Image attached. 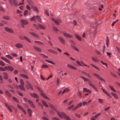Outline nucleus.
Segmentation results:
<instances>
[{"label":"nucleus","instance_id":"9b49d317","mask_svg":"<svg viewBox=\"0 0 120 120\" xmlns=\"http://www.w3.org/2000/svg\"><path fill=\"white\" fill-rule=\"evenodd\" d=\"M4 104L5 106L8 108L9 110L11 112H12V111L11 109V108L12 107V105H9L6 103H5Z\"/></svg>","mask_w":120,"mask_h":120},{"label":"nucleus","instance_id":"37998d69","mask_svg":"<svg viewBox=\"0 0 120 120\" xmlns=\"http://www.w3.org/2000/svg\"><path fill=\"white\" fill-rule=\"evenodd\" d=\"M41 56L44 57V58H48V56H46L44 54H41Z\"/></svg>","mask_w":120,"mask_h":120},{"label":"nucleus","instance_id":"20e7f679","mask_svg":"<svg viewBox=\"0 0 120 120\" xmlns=\"http://www.w3.org/2000/svg\"><path fill=\"white\" fill-rule=\"evenodd\" d=\"M34 25L35 27L37 29L40 28L42 29H44L45 28V26H42L40 24H38V25H36L35 24H34Z\"/></svg>","mask_w":120,"mask_h":120},{"label":"nucleus","instance_id":"79ce46f5","mask_svg":"<svg viewBox=\"0 0 120 120\" xmlns=\"http://www.w3.org/2000/svg\"><path fill=\"white\" fill-rule=\"evenodd\" d=\"M41 56L44 57V58H48V56H46L44 54H41Z\"/></svg>","mask_w":120,"mask_h":120},{"label":"nucleus","instance_id":"13d9d810","mask_svg":"<svg viewBox=\"0 0 120 120\" xmlns=\"http://www.w3.org/2000/svg\"><path fill=\"white\" fill-rule=\"evenodd\" d=\"M3 18L6 20H8L9 19V17L8 16H4L3 17Z\"/></svg>","mask_w":120,"mask_h":120},{"label":"nucleus","instance_id":"cd10ccee","mask_svg":"<svg viewBox=\"0 0 120 120\" xmlns=\"http://www.w3.org/2000/svg\"><path fill=\"white\" fill-rule=\"evenodd\" d=\"M59 39L60 40L63 44H64L65 43V41L64 39L62 37H59Z\"/></svg>","mask_w":120,"mask_h":120},{"label":"nucleus","instance_id":"864d4df0","mask_svg":"<svg viewBox=\"0 0 120 120\" xmlns=\"http://www.w3.org/2000/svg\"><path fill=\"white\" fill-rule=\"evenodd\" d=\"M19 72V71L18 70H14V72L13 73L14 74H18Z\"/></svg>","mask_w":120,"mask_h":120},{"label":"nucleus","instance_id":"c85d7f7f","mask_svg":"<svg viewBox=\"0 0 120 120\" xmlns=\"http://www.w3.org/2000/svg\"><path fill=\"white\" fill-rule=\"evenodd\" d=\"M42 103L43 104L45 107H48V106L47 103L45 101H42Z\"/></svg>","mask_w":120,"mask_h":120},{"label":"nucleus","instance_id":"bf43d9fd","mask_svg":"<svg viewBox=\"0 0 120 120\" xmlns=\"http://www.w3.org/2000/svg\"><path fill=\"white\" fill-rule=\"evenodd\" d=\"M101 115V113H99L98 114H97L95 116H94V117L95 118H96L97 117H98L100 115Z\"/></svg>","mask_w":120,"mask_h":120},{"label":"nucleus","instance_id":"9d476101","mask_svg":"<svg viewBox=\"0 0 120 120\" xmlns=\"http://www.w3.org/2000/svg\"><path fill=\"white\" fill-rule=\"evenodd\" d=\"M4 29L6 31L9 33L12 34L14 33V31L11 29L9 28L8 27H5Z\"/></svg>","mask_w":120,"mask_h":120},{"label":"nucleus","instance_id":"ddd939ff","mask_svg":"<svg viewBox=\"0 0 120 120\" xmlns=\"http://www.w3.org/2000/svg\"><path fill=\"white\" fill-rule=\"evenodd\" d=\"M17 107L19 109L22 110L23 111V112L24 113V114H26V111L21 106H20L19 105H17Z\"/></svg>","mask_w":120,"mask_h":120},{"label":"nucleus","instance_id":"1a4fd4ad","mask_svg":"<svg viewBox=\"0 0 120 120\" xmlns=\"http://www.w3.org/2000/svg\"><path fill=\"white\" fill-rule=\"evenodd\" d=\"M51 19L56 24H58L61 22V20L60 19H58L56 20L53 18H52Z\"/></svg>","mask_w":120,"mask_h":120},{"label":"nucleus","instance_id":"0eeeda50","mask_svg":"<svg viewBox=\"0 0 120 120\" xmlns=\"http://www.w3.org/2000/svg\"><path fill=\"white\" fill-rule=\"evenodd\" d=\"M5 68L6 70L8 71L10 70L11 71H13L14 69V68L11 66H8L5 67Z\"/></svg>","mask_w":120,"mask_h":120},{"label":"nucleus","instance_id":"5fc2aeb1","mask_svg":"<svg viewBox=\"0 0 120 120\" xmlns=\"http://www.w3.org/2000/svg\"><path fill=\"white\" fill-rule=\"evenodd\" d=\"M24 101L26 102H27V101H28V102L29 103H30V100H29L28 101L27 99V98H24Z\"/></svg>","mask_w":120,"mask_h":120},{"label":"nucleus","instance_id":"f8f14e48","mask_svg":"<svg viewBox=\"0 0 120 120\" xmlns=\"http://www.w3.org/2000/svg\"><path fill=\"white\" fill-rule=\"evenodd\" d=\"M111 94L113 96L114 98L116 99H118L119 98V97L117 95L116 93L113 92L111 93Z\"/></svg>","mask_w":120,"mask_h":120},{"label":"nucleus","instance_id":"a211bd4d","mask_svg":"<svg viewBox=\"0 0 120 120\" xmlns=\"http://www.w3.org/2000/svg\"><path fill=\"white\" fill-rule=\"evenodd\" d=\"M20 75V76L22 77V78H25L26 79H28V77L26 75L23 74H21Z\"/></svg>","mask_w":120,"mask_h":120},{"label":"nucleus","instance_id":"c03bdc74","mask_svg":"<svg viewBox=\"0 0 120 120\" xmlns=\"http://www.w3.org/2000/svg\"><path fill=\"white\" fill-rule=\"evenodd\" d=\"M85 81H88V79L86 78L83 76L81 77Z\"/></svg>","mask_w":120,"mask_h":120},{"label":"nucleus","instance_id":"4c0bfd02","mask_svg":"<svg viewBox=\"0 0 120 120\" xmlns=\"http://www.w3.org/2000/svg\"><path fill=\"white\" fill-rule=\"evenodd\" d=\"M35 49L38 51H40L41 50V49L36 46L34 47Z\"/></svg>","mask_w":120,"mask_h":120},{"label":"nucleus","instance_id":"a878e982","mask_svg":"<svg viewBox=\"0 0 120 120\" xmlns=\"http://www.w3.org/2000/svg\"><path fill=\"white\" fill-rule=\"evenodd\" d=\"M45 61L51 64H52L53 65H55L56 64V63L53 62V61L49 60H45Z\"/></svg>","mask_w":120,"mask_h":120},{"label":"nucleus","instance_id":"473e14b6","mask_svg":"<svg viewBox=\"0 0 120 120\" xmlns=\"http://www.w3.org/2000/svg\"><path fill=\"white\" fill-rule=\"evenodd\" d=\"M41 68H48V66L46 64H42L41 66Z\"/></svg>","mask_w":120,"mask_h":120},{"label":"nucleus","instance_id":"a18cd8bd","mask_svg":"<svg viewBox=\"0 0 120 120\" xmlns=\"http://www.w3.org/2000/svg\"><path fill=\"white\" fill-rule=\"evenodd\" d=\"M99 102L101 103H103V100L102 99L99 98L98 99Z\"/></svg>","mask_w":120,"mask_h":120},{"label":"nucleus","instance_id":"6e6d98bb","mask_svg":"<svg viewBox=\"0 0 120 120\" xmlns=\"http://www.w3.org/2000/svg\"><path fill=\"white\" fill-rule=\"evenodd\" d=\"M6 57L9 58L10 59H12V56L10 55H6Z\"/></svg>","mask_w":120,"mask_h":120},{"label":"nucleus","instance_id":"4468645a","mask_svg":"<svg viewBox=\"0 0 120 120\" xmlns=\"http://www.w3.org/2000/svg\"><path fill=\"white\" fill-rule=\"evenodd\" d=\"M3 74L4 75L3 77L4 79L6 80L8 78V74L6 72H4Z\"/></svg>","mask_w":120,"mask_h":120},{"label":"nucleus","instance_id":"2eb2a0df","mask_svg":"<svg viewBox=\"0 0 120 120\" xmlns=\"http://www.w3.org/2000/svg\"><path fill=\"white\" fill-rule=\"evenodd\" d=\"M20 21L23 24L27 25L28 24V22L26 20L22 19L20 20Z\"/></svg>","mask_w":120,"mask_h":120},{"label":"nucleus","instance_id":"7c9ffc66","mask_svg":"<svg viewBox=\"0 0 120 120\" xmlns=\"http://www.w3.org/2000/svg\"><path fill=\"white\" fill-rule=\"evenodd\" d=\"M109 40L108 37H107V39L106 41V45L108 47L109 43Z\"/></svg>","mask_w":120,"mask_h":120},{"label":"nucleus","instance_id":"3c124183","mask_svg":"<svg viewBox=\"0 0 120 120\" xmlns=\"http://www.w3.org/2000/svg\"><path fill=\"white\" fill-rule=\"evenodd\" d=\"M0 65L2 66H4L5 65V64L4 63L3 61H0Z\"/></svg>","mask_w":120,"mask_h":120},{"label":"nucleus","instance_id":"e2e57ef3","mask_svg":"<svg viewBox=\"0 0 120 120\" xmlns=\"http://www.w3.org/2000/svg\"><path fill=\"white\" fill-rule=\"evenodd\" d=\"M101 62L103 65H105L106 67H107V64L106 63L102 61H101Z\"/></svg>","mask_w":120,"mask_h":120},{"label":"nucleus","instance_id":"338daca9","mask_svg":"<svg viewBox=\"0 0 120 120\" xmlns=\"http://www.w3.org/2000/svg\"><path fill=\"white\" fill-rule=\"evenodd\" d=\"M19 26L20 28H23L24 27V26L23 24H19Z\"/></svg>","mask_w":120,"mask_h":120},{"label":"nucleus","instance_id":"052dcab7","mask_svg":"<svg viewBox=\"0 0 120 120\" xmlns=\"http://www.w3.org/2000/svg\"><path fill=\"white\" fill-rule=\"evenodd\" d=\"M72 47L73 49H74L75 50L78 51H79V50L75 46H72Z\"/></svg>","mask_w":120,"mask_h":120},{"label":"nucleus","instance_id":"ea45409f","mask_svg":"<svg viewBox=\"0 0 120 120\" xmlns=\"http://www.w3.org/2000/svg\"><path fill=\"white\" fill-rule=\"evenodd\" d=\"M70 91V89L68 88H66L64 90V93H67L69 92Z\"/></svg>","mask_w":120,"mask_h":120},{"label":"nucleus","instance_id":"680f3d73","mask_svg":"<svg viewBox=\"0 0 120 120\" xmlns=\"http://www.w3.org/2000/svg\"><path fill=\"white\" fill-rule=\"evenodd\" d=\"M28 12L27 10H26L24 12V15L25 16H26L28 14Z\"/></svg>","mask_w":120,"mask_h":120},{"label":"nucleus","instance_id":"de8ad7c7","mask_svg":"<svg viewBox=\"0 0 120 120\" xmlns=\"http://www.w3.org/2000/svg\"><path fill=\"white\" fill-rule=\"evenodd\" d=\"M74 105H71L68 107L67 108L68 110H70L71 109L74 107Z\"/></svg>","mask_w":120,"mask_h":120},{"label":"nucleus","instance_id":"39448f33","mask_svg":"<svg viewBox=\"0 0 120 120\" xmlns=\"http://www.w3.org/2000/svg\"><path fill=\"white\" fill-rule=\"evenodd\" d=\"M19 38L21 40H23L25 39L29 43H30V39L28 38L25 36H20L19 37Z\"/></svg>","mask_w":120,"mask_h":120},{"label":"nucleus","instance_id":"49530a36","mask_svg":"<svg viewBox=\"0 0 120 120\" xmlns=\"http://www.w3.org/2000/svg\"><path fill=\"white\" fill-rule=\"evenodd\" d=\"M6 70L5 67L4 68L3 67H0V71H5Z\"/></svg>","mask_w":120,"mask_h":120},{"label":"nucleus","instance_id":"f03ea898","mask_svg":"<svg viewBox=\"0 0 120 120\" xmlns=\"http://www.w3.org/2000/svg\"><path fill=\"white\" fill-rule=\"evenodd\" d=\"M10 3L11 5H14L15 6L22 5L23 4L24 0H22V2L20 3L19 4L17 3V2L16 0H9Z\"/></svg>","mask_w":120,"mask_h":120},{"label":"nucleus","instance_id":"8fccbe9b","mask_svg":"<svg viewBox=\"0 0 120 120\" xmlns=\"http://www.w3.org/2000/svg\"><path fill=\"white\" fill-rule=\"evenodd\" d=\"M17 94L19 96H23V94L21 92L19 91H17Z\"/></svg>","mask_w":120,"mask_h":120},{"label":"nucleus","instance_id":"f3484780","mask_svg":"<svg viewBox=\"0 0 120 120\" xmlns=\"http://www.w3.org/2000/svg\"><path fill=\"white\" fill-rule=\"evenodd\" d=\"M1 59H2V60L6 62H7L10 64V62L6 58L4 57H1Z\"/></svg>","mask_w":120,"mask_h":120},{"label":"nucleus","instance_id":"5701e85b","mask_svg":"<svg viewBox=\"0 0 120 120\" xmlns=\"http://www.w3.org/2000/svg\"><path fill=\"white\" fill-rule=\"evenodd\" d=\"M31 96L34 98H39V96L36 94L34 93H32L30 94Z\"/></svg>","mask_w":120,"mask_h":120},{"label":"nucleus","instance_id":"2f4dec72","mask_svg":"<svg viewBox=\"0 0 120 120\" xmlns=\"http://www.w3.org/2000/svg\"><path fill=\"white\" fill-rule=\"evenodd\" d=\"M75 37L78 39L79 41L81 40V37L77 34H75Z\"/></svg>","mask_w":120,"mask_h":120},{"label":"nucleus","instance_id":"f704fd0d","mask_svg":"<svg viewBox=\"0 0 120 120\" xmlns=\"http://www.w3.org/2000/svg\"><path fill=\"white\" fill-rule=\"evenodd\" d=\"M26 87L28 89H29L30 88V84L27 81H26Z\"/></svg>","mask_w":120,"mask_h":120},{"label":"nucleus","instance_id":"09e8293b","mask_svg":"<svg viewBox=\"0 0 120 120\" xmlns=\"http://www.w3.org/2000/svg\"><path fill=\"white\" fill-rule=\"evenodd\" d=\"M20 83L21 85H24V83L22 79H21L20 80Z\"/></svg>","mask_w":120,"mask_h":120},{"label":"nucleus","instance_id":"69168bd1","mask_svg":"<svg viewBox=\"0 0 120 120\" xmlns=\"http://www.w3.org/2000/svg\"><path fill=\"white\" fill-rule=\"evenodd\" d=\"M30 107H31L32 108H34V105L33 104V102L30 101Z\"/></svg>","mask_w":120,"mask_h":120},{"label":"nucleus","instance_id":"b1692460","mask_svg":"<svg viewBox=\"0 0 120 120\" xmlns=\"http://www.w3.org/2000/svg\"><path fill=\"white\" fill-rule=\"evenodd\" d=\"M30 35H32V36L36 37L37 38H39V36L38 35H37V34L35 33H31L30 32Z\"/></svg>","mask_w":120,"mask_h":120},{"label":"nucleus","instance_id":"c756f323","mask_svg":"<svg viewBox=\"0 0 120 120\" xmlns=\"http://www.w3.org/2000/svg\"><path fill=\"white\" fill-rule=\"evenodd\" d=\"M92 59L93 61L94 62H98L99 61L98 60V59L94 57H92Z\"/></svg>","mask_w":120,"mask_h":120},{"label":"nucleus","instance_id":"aec40b11","mask_svg":"<svg viewBox=\"0 0 120 120\" xmlns=\"http://www.w3.org/2000/svg\"><path fill=\"white\" fill-rule=\"evenodd\" d=\"M48 51L50 52L53 53L55 54H57V52L55 50L51 49H49L48 50Z\"/></svg>","mask_w":120,"mask_h":120},{"label":"nucleus","instance_id":"0e129e2a","mask_svg":"<svg viewBox=\"0 0 120 120\" xmlns=\"http://www.w3.org/2000/svg\"><path fill=\"white\" fill-rule=\"evenodd\" d=\"M16 12L17 13L20 14L22 12V11L21 10H20L19 9H17Z\"/></svg>","mask_w":120,"mask_h":120},{"label":"nucleus","instance_id":"4be33fe9","mask_svg":"<svg viewBox=\"0 0 120 120\" xmlns=\"http://www.w3.org/2000/svg\"><path fill=\"white\" fill-rule=\"evenodd\" d=\"M67 66L69 68L73 69H77L76 68L71 65L68 64L67 65Z\"/></svg>","mask_w":120,"mask_h":120},{"label":"nucleus","instance_id":"412c9836","mask_svg":"<svg viewBox=\"0 0 120 120\" xmlns=\"http://www.w3.org/2000/svg\"><path fill=\"white\" fill-rule=\"evenodd\" d=\"M64 35L67 38H71L72 36L71 35L68 34L66 32H64Z\"/></svg>","mask_w":120,"mask_h":120},{"label":"nucleus","instance_id":"c9c22d12","mask_svg":"<svg viewBox=\"0 0 120 120\" xmlns=\"http://www.w3.org/2000/svg\"><path fill=\"white\" fill-rule=\"evenodd\" d=\"M5 93L9 97H11V95L9 93V92L8 91V90H6L5 91Z\"/></svg>","mask_w":120,"mask_h":120},{"label":"nucleus","instance_id":"a19ab883","mask_svg":"<svg viewBox=\"0 0 120 120\" xmlns=\"http://www.w3.org/2000/svg\"><path fill=\"white\" fill-rule=\"evenodd\" d=\"M13 99L16 102L18 103L19 102V101L18 99L17 98L15 97H13Z\"/></svg>","mask_w":120,"mask_h":120},{"label":"nucleus","instance_id":"6e6552de","mask_svg":"<svg viewBox=\"0 0 120 120\" xmlns=\"http://www.w3.org/2000/svg\"><path fill=\"white\" fill-rule=\"evenodd\" d=\"M37 19L39 22H41V19L40 17L38 16H34L31 19H30V20H34Z\"/></svg>","mask_w":120,"mask_h":120},{"label":"nucleus","instance_id":"e433bc0d","mask_svg":"<svg viewBox=\"0 0 120 120\" xmlns=\"http://www.w3.org/2000/svg\"><path fill=\"white\" fill-rule=\"evenodd\" d=\"M81 62H80L79 61H76V62L80 66H83V64L81 63Z\"/></svg>","mask_w":120,"mask_h":120},{"label":"nucleus","instance_id":"423d86ee","mask_svg":"<svg viewBox=\"0 0 120 120\" xmlns=\"http://www.w3.org/2000/svg\"><path fill=\"white\" fill-rule=\"evenodd\" d=\"M93 75L95 76L97 78H98L100 80L103 82H105V80L103 79L101 77H100V75L98 74H97L96 73H94L93 74Z\"/></svg>","mask_w":120,"mask_h":120},{"label":"nucleus","instance_id":"72a5a7b5","mask_svg":"<svg viewBox=\"0 0 120 120\" xmlns=\"http://www.w3.org/2000/svg\"><path fill=\"white\" fill-rule=\"evenodd\" d=\"M90 65L96 69L99 70H100L96 66L92 64H91Z\"/></svg>","mask_w":120,"mask_h":120},{"label":"nucleus","instance_id":"7ed1b4c3","mask_svg":"<svg viewBox=\"0 0 120 120\" xmlns=\"http://www.w3.org/2000/svg\"><path fill=\"white\" fill-rule=\"evenodd\" d=\"M37 88L38 90L41 93V95L44 98L49 100L50 99L43 93V91L38 86H37Z\"/></svg>","mask_w":120,"mask_h":120},{"label":"nucleus","instance_id":"393cba45","mask_svg":"<svg viewBox=\"0 0 120 120\" xmlns=\"http://www.w3.org/2000/svg\"><path fill=\"white\" fill-rule=\"evenodd\" d=\"M19 87L21 90L24 91L25 90V89L24 85H19Z\"/></svg>","mask_w":120,"mask_h":120},{"label":"nucleus","instance_id":"dca6fc26","mask_svg":"<svg viewBox=\"0 0 120 120\" xmlns=\"http://www.w3.org/2000/svg\"><path fill=\"white\" fill-rule=\"evenodd\" d=\"M89 85L92 87L94 89L96 90H97V89L96 86L94 85L92 83L90 82H89Z\"/></svg>","mask_w":120,"mask_h":120},{"label":"nucleus","instance_id":"6ab92c4d","mask_svg":"<svg viewBox=\"0 0 120 120\" xmlns=\"http://www.w3.org/2000/svg\"><path fill=\"white\" fill-rule=\"evenodd\" d=\"M15 46L18 48H22L23 47L22 45L20 43H17L15 45Z\"/></svg>","mask_w":120,"mask_h":120},{"label":"nucleus","instance_id":"bb28decb","mask_svg":"<svg viewBox=\"0 0 120 120\" xmlns=\"http://www.w3.org/2000/svg\"><path fill=\"white\" fill-rule=\"evenodd\" d=\"M102 89L104 92V93L106 94L109 96L110 97H111V96L110 94L106 90L102 88Z\"/></svg>","mask_w":120,"mask_h":120},{"label":"nucleus","instance_id":"603ef678","mask_svg":"<svg viewBox=\"0 0 120 120\" xmlns=\"http://www.w3.org/2000/svg\"><path fill=\"white\" fill-rule=\"evenodd\" d=\"M53 29L54 31L55 32H57L58 31L56 27H54L53 28Z\"/></svg>","mask_w":120,"mask_h":120},{"label":"nucleus","instance_id":"4d7b16f0","mask_svg":"<svg viewBox=\"0 0 120 120\" xmlns=\"http://www.w3.org/2000/svg\"><path fill=\"white\" fill-rule=\"evenodd\" d=\"M75 116L79 118H80L81 117L80 115L79 114L75 113Z\"/></svg>","mask_w":120,"mask_h":120},{"label":"nucleus","instance_id":"58836bf2","mask_svg":"<svg viewBox=\"0 0 120 120\" xmlns=\"http://www.w3.org/2000/svg\"><path fill=\"white\" fill-rule=\"evenodd\" d=\"M35 43H36L37 44H39L40 45H43L44 44L43 43H42L41 42L39 41H35Z\"/></svg>","mask_w":120,"mask_h":120},{"label":"nucleus","instance_id":"f257e3e1","mask_svg":"<svg viewBox=\"0 0 120 120\" xmlns=\"http://www.w3.org/2000/svg\"><path fill=\"white\" fill-rule=\"evenodd\" d=\"M50 107L55 111H56L57 114L61 118L63 117L66 120H71L70 117L67 116L66 114L62 112H60L59 111H57L55 107L52 105L49 104Z\"/></svg>","mask_w":120,"mask_h":120},{"label":"nucleus","instance_id":"774afa93","mask_svg":"<svg viewBox=\"0 0 120 120\" xmlns=\"http://www.w3.org/2000/svg\"><path fill=\"white\" fill-rule=\"evenodd\" d=\"M52 119L53 120H60L58 118L56 117L53 118Z\"/></svg>","mask_w":120,"mask_h":120}]
</instances>
